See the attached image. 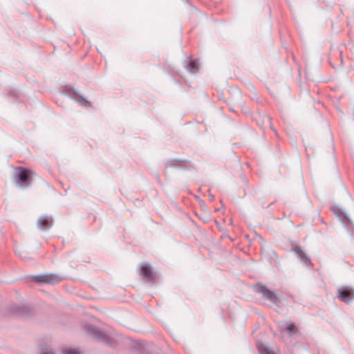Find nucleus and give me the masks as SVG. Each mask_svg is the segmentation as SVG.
I'll return each mask as SVG.
<instances>
[{
    "label": "nucleus",
    "instance_id": "nucleus-4",
    "mask_svg": "<svg viewBox=\"0 0 354 354\" xmlns=\"http://www.w3.org/2000/svg\"><path fill=\"white\" fill-rule=\"evenodd\" d=\"M339 298L344 301L348 302L352 297L351 290L346 288H341L338 290Z\"/></svg>",
    "mask_w": 354,
    "mask_h": 354
},
{
    "label": "nucleus",
    "instance_id": "nucleus-2",
    "mask_svg": "<svg viewBox=\"0 0 354 354\" xmlns=\"http://www.w3.org/2000/svg\"><path fill=\"white\" fill-rule=\"evenodd\" d=\"M17 169L19 171L18 176L19 182L24 183L25 186L28 185L30 184L29 180L33 172L23 167H19Z\"/></svg>",
    "mask_w": 354,
    "mask_h": 354
},
{
    "label": "nucleus",
    "instance_id": "nucleus-5",
    "mask_svg": "<svg viewBox=\"0 0 354 354\" xmlns=\"http://www.w3.org/2000/svg\"><path fill=\"white\" fill-rule=\"evenodd\" d=\"M53 224V221L48 216H41L38 219L37 225L42 230L49 228Z\"/></svg>",
    "mask_w": 354,
    "mask_h": 354
},
{
    "label": "nucleus",
    "instance_id": "nucleus-11",
    "mask_svg": "<svg viewBox=\"0 0 354 354\" xmlns=\"http://www.w3.org/2000/svg\"><path fill=\"white\" fill-rule=\"evenodd\" d=\"M19 256L23 259H27V252L25 250H22L19 252Z\"/></svg>",
    "mask_w": 354,
    "mask_h": 354
},
{
    "label": "nucleus",
    "instance_id": "nucleus-9",
    "mask_svg": "<svg viewBox=\"0 0 354 354\" xmlns=\"http://www.w3.org/2000/svg\"><path fill=\"white\" fill-rule=\"evenodd\" d=\"M287 330L290 333V335H292V333L297 332L296 326L292 323L289 324V326L287 328Z\"/></svg>",
    "mask_w": 354,
    "mask_h": 354
},
{
    "label": "nucleus",
    "instance_id": "nucleus-3",
    "mask_svg": "<svg viewBox=\"0 0 354 354\" xmlns=\"http://www.w3.org/2000/svg\"><path fill=\"white\" fill-rule=\"evenodd\" d=\"M37 281L39 282H43L46 283L54 284L59 282L61 281V278L57 275H44L39 276L37 277Z\"/></svg>",
    "mask_w": 354,
    "mask_h": 354
},
{
    "label": "nucleus",
    "instance_id": "nucleus-10",
    "mask_svg": "<svg viewBox=\"0 0 354 354\" xmlns=\"http://www.w3.org/2000/svg\"><path fill=\"white\" fill-rule=\"evenodd\" d=\"M64 354H80V352H78L75 349H66L63 351Z\"/></svg>",
    "mask_w": 354,
    "mask_h": 354
},
{
    "label": "nucleus",
    "instance_id": "nucleus-8",
    "mask_svg": "<svg viewBox=\"0 0 354 354\" xmlns=\"http://www.w3.org/2000/svg\"><path fill=\"white\" fill-rule=\"evenodd\" d=\"M198 66L196 63L194 61H191L189 66H188V70L191 73H194L196 71H197Z\"/></svg>",
    "mask_w": 354,
    "mask_h": 354
},
{
    "label": "nucleus",
    "instance_id": "nucleus-6",
    "mask_svg": "<svg viewBox=\"0 0 354 354\" xmlns=\"http://www.w3.org/2000/svg\"><path fill=\"white\" fill-rule=\"evenodd\" d=\"M141 274L147 280H151L153 279L152 270L148 265H145L142 267Z\"/></svg>",
    "mask_w": 354,
    "mask_h": 354
},
{
    "label": "nucleus",
    "instance_id": "nucleus-1",
    "mask_svg": "<svg viewBox=\"0 0 354 354\" xmlns=\"http://www.w3.org/2000/svg\"><path fill=\"white\" fill-rule=\"evenodd\" d=\"M257 291L259 293L261 294V295L264 298L268 299L272 303H273V304L277 303L279 299H278V297L277 296V295L274 292L266 288L265 286H258Z\"/></svg>",
    "mask_w": 354,
    "mask_h": 354
},
{
    "label": "nucleus",
    "instance_id": "nucleus-7",
    "mask_svg": "<svg viewBox=\"0 0 354 354\" xmlns=\"http://www.w3.org/2000/svg\"><path fill=\"white\" fill-rule=\"evenodd\" d=\"M259 352L261 354H277L274 351L271 350L269 348L265 346H260L259 348Z\"/></svg>",
    "mask_w": 354,
    "mask_h": 354
}]
</instances>
